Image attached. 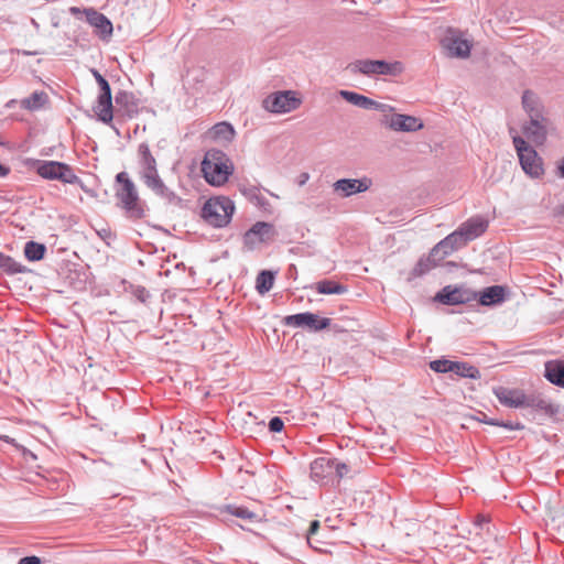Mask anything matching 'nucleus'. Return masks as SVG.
<instances>
[{
  "instance_id": "obj_1",
  "label": "nucleus",
  "mask_w": 564,
  "mask_h": 564,
  "mask_svg": "<svg viewBox=\"0 0 564 564\" xmlns=\"http://www.w3.org/2000/svg\"><path fill=\"white\" fill-rule=\"evenodd\" d=\"M522 107L529 118L522 126L523 134L534 145H544L552 130V121L547 117L544 106L533 91L525 90L522 95Z\"/></svg>"
},
{
  "instance_id": "obj_2",
  "label": "nucleus",
  "mask_w": 564,
  "mask_h": 564,
  "mask_svg": "<svg viewBox=\"0 0 564 564\" xmlns=\"http://www.w3.org/2000/svg\"><path fill=\"white\" fill-rule=\"evenodd\" d=\"M202 172L207 183L221 186L232 174L234 164L223 151L210 149L202 162Z\"/></svg>"
},
{
  "instance_id": "obj_3",
  "label": "nucleus",
  "mask_w": 564,
  "mask_h": 564,
  "mask_svg": "<svg viewBox=\"0 0 564 564\" xmlns=\"http://www.w3.org/2000/svg\"><path fill=\"white\" fill-rule=\"evenodd\" d=\"M510 133L512 134V143L523 172L531 178H542L545 174L543 159L524 138L520 137L514 131V129H510Z\"/></svg>"
},
{
  "instance_id": "obj_4",
  "label": "nucleus",
  "mask_w": 564,
  "mask_h": 564,
  "mask_svg": "<svg viewBox=\"0 0 564 564\" xmlns=\"http://www.w3.org/2000/svg\"><path fill=\"white\" fill-rule=\"evenodd\" d=\"M116 181L119 184V187L116 191V197L121 207L132 218L139 219L143 217L144 209L140 202L138 191L128 174L126 172L118 173Z\"/></svg>"
},
{
  "instance_id": "obj_5",
  "label": "nucleus",
  "mask_w": 564,
  "mask_h": 564,
  "mask_svg": "<svg viewBox=\"0 0 564 564\" xmlns=\"http://www.w3.org/2000/svg\"><path fill=\"white\" fill-rule=\"evenodd\" d=\"M234 210L235 205L229 198L214 197L205 203L202 217L210 226L221 228L230 223Z\"/></svg>"
},
{
  "instance_id": "obj_6",
  "label": "nucleus",
  "mask_w": 564,
  "mask_h": 564,
  "mask_svg": "<svg viewBox=\"0 0 564 564\" xmlns=\"http://www.w3.org/2000/svg\"><path fill=\"white\" fill-rule=\"evenodd\" d=\"M347 69L352 74L372 75H392L397 76L403 72V65L400 62L388 63L384 61L357 59L348 64Z\"/></svg>"
},
{
  "instance_id": "obj_7",
  "label": "nucleus",
  "mask_w": 564,
  "mask_h": 564,
  "mask_svg": "<svg viewBox=\"0 0 564 564\" xmlns=\"http://www.w3.org/2000/svg\"><path fill=\"white\" fill-rule=\"evenodd\" d=\"M34 169L45 180H57L65 184H77L80 182L73 169L63 162L35 161Z\"/></svg>"
},
{
  "instance_id": "obj_8",
  "label": "nucleus",
  "mask_w": 564,
  "mask_h": 564,
  "mask_svg": "<svg viewBox=\"0 0 564 564\" xmlns=\"http://www.w3.org/2000/svg\"><path fill=\"white\" fill-rule=\"evenodd\" d=\"M302 104L296 91L284 90L269 95L263 100V107L273 113H286L297 109Z\"/></svg>"
},
{
  "instance_id": "obj_9",
  "label": "nucleus",
  "mask_w": 564,
  "mask_h": 564,
  "mask_svg": "<svg viewBox=\"0 0 564 564\" xmlns=\"http://www.w3.org/2000/svg\"><path fill=\"white\" fill-rule=\"evenodd\" d=\"M69 12L75 17L84 14L86 21L95 29L96 34L101 39H109L112 35L113 28L111 21L94 8H86L82 10L77 7H72L69 8Z\"/></svg>"
},
{
  "instance_id": "obj_10",
  "label": "nucleus",
  "mask_w": 564,
  "mask_h": 564,
  "mask_svg": "<svg viewBox=\"0 0 564 564\" xmlns=\"http://www.w3.org/2000/svg\"><path fill=\"white\" fill-rule=\"evenodd\" d=\"M382 123L393 131L403 132H415L424 128L420 118L402 113L384 115Z\"/></svg>"
},
{
  "instance_id": "obj_11",
  "label": "nucleus",
  "mask_w": 564,
  "mask_h": 564,
  "mask_svg": "<svg viewBox=\"0 0 564 564\" xmlns=\"http://www.w3.org/2000/svg\"><path fill=\"white\" fill-rule=\"evenodd\" d=\"M285 325L293 327H307L311 330H321L330 325L329 318H321L313 313H300L286 316L284 319Z\"/></svg>"
},
{
  "instance_id": "obj_12",
  "label": "nucleus",
  "mask_w": 564,
  "mask_h": 564,
  "mask_svg": "<svg viewBox=\"0 0 564 564\" xmlns=\"http://www.w3.org/2000/svg\"><path fill=\"white\" fill-rule=\"evenodd\" d=\"M372 182L368 177L360 180L341 178L334 183V192L340 197H349L357 193L366 192L370 188Z\"/></svg>"
},
{
  "instance_id": "obj_13",
  "label": "nucleus",
  "mask_w": 564,
  "mask_h": 564,
  "mask_svg": "<svg viewBox=\"0 0 564 564\" xmlns=\"http://www.w3.org/2000/svg\"><path fill=\"white\" fill-rule=\"evenodd\" d=\"M443 45L452 57L466 58L471 50L470 42L454 32H449V35L443 40Z\"/></svg>"
},
{
  "instance_id": "obj_14",
  "label": "nucleus",
  "mask_w": 564,
  "mask_h": 564,
  "mask_svg": "<svg viewBox=\"0 0 564 564\" xmlns=\"http://www.w3.org/2000/svg\"><path fill=\"white\" fill-rule=\"evenodd\" d=\"M273 236L272 225L263 221L254 224L246 234L245 242L253 246L258 242H263L271 239Z\"/></svg>"
},
{
  "instance_id": "obj_15",
  "label": "nucleus",
  "mask_w": 564,
  "mask_h": 564,
  "mask_svg": "<svg viewBox=\"0 0 564 564\" xmlns=\"http://www.w3.org/2000/svg\"><path fill=\"white\" fill-rule=\"evenodd\" d=\"M138 163L140 177L158 171L156 160L147 143H141L138 148Z\"/></svg>"
},
{
  "instance_id": "obj_16",
  "label": "nucleus",
  "mask_w": 564,
  "mask_h": 564,
  "mask_svg": "<svg viewBox=\"0 0 564 564\" xmlns=\"http://www.w3.org/2000/svg\"><path fill=\"white\" fill-rule=\"evenodd\" d=\"M94 111L98 119L105 123H109L112 120L113 107L111 101V89L100 91Z\"/></svg>"
},
{
  "instance_id": "obj_17",
  "label": "nucleus",
  "mask_w": 564,
  "mask_h": 564,
  "mask_svg": "<svg viewBox=\"0 0 564 564\" xmlns=\"http://www.w3.org/2000/svg\"><path fill=\"white\" fill-rule=\"evenodd\" d=\"M488 227V223L480 218H470L467 221L463 223L458 229L460 230L463 237L465 238L466 242L478 238L481 236Z\"/></svg>"
},
{
  "instance_id": "obj_18",
  "label": "nucleus",
  "mask_w": 564,
  "mask_h": 564,
  "mask_svg": "<svg viewBox=\"0 0 564 564\" xmlns=\"http://www.w3.org/2000/svg\"><path fill=\"white\" fill-rule=\"evenodd\" d=\"M207 137L215 142L229 143L235 137V130L228 122H218L207 131Z\"/></svg>"
},
{
  "instance_id": "obj_19",
  "label": "nucleus",
  "mask_w": 564,
  "mask_h": 564,
  "mask_svg": "<svg viewBox=\"0 0 564 564\" xmlns=\"http://www.w3.org/2000/svg\"><path fill=\"white\" fill-rule=\"evenodd\" d=\"M495 394L500 403L510 408H519L525 402L524 394L518 390L499 388L495 391Z\"/></svg>"
},
{
  "instance_id": "obj_20",
  "label": "nucleus",
  "mask_w": 564,
  "mask_h": 564,
  "mask_svg": "<svg viewBox=\"0 0 564 564\" xmlns=\"http://www.w3.org/2000/svg\"><path fill=\"white\" fill-rule=\"evenodd\" d=\"M468 300L465 293L458 288L445 286L441 292L435 295V301L447 304L456 305L464 303Z\"/></svg>"
},
{
  "instance_id": "obj_21",
  "label": "nucleus",
  "mask_w": 564,
  "mask_h": 564,
  "mask_svg": "<svg viewBox=\"0 0 564 564\" xmlns=\"http://www.w3.org/2000/svg\"><path fill=\"white\" fill-rule=\"evenodd\" d=\"M334 471L333 459L326 457L316 458L311 464V476L316 481H322Z\"/></svg>"
},
{
  "instance_id": "obj_22",
  "label": "nucleus",
  "mask_w": 564,
  "mask_h": 564,
  "mask_svg": "<svg viewBox=\"0 0 564 564\" xmlns=\"http://www.w3.org/2000/svg\"><path fill=\"white\" fill-rule=\"evenodd\" d=\"M505 288L500 285H494L486 288L480 292L479 302L485 306L495 305L501 303L505 300Z\"/></svg>"
},
{
  "instance_id": "obj_23",
  "label": "nucleus",
  "mask_w": 564,
  "mask_h": 564,
  "mask_svg": "<svg viewBox=\"0 0 564 564\" xmlns=\"http://www.w3.org/2000/svg\"><path fill=\"white\" fill-rule=\"evenodd\" d=\"M546 379L560 387H564V360H552L545 364Z\"/></svg>"
},
{
  "instance_id": "obj_24",
  "label": "nucleus",
  "mask_w": 564,
  "mask_h": 564,
  "mask_svg": "<svg viewBox=\"0 0 564 564\" xmlns=\"http://www.w3.org/2000/svg\"><path fill=\"white\" fill-rule=\"evenodd\" d=\"M117 111H122L129 118L138 113V107L134 102L133 96L127 91H119L116 95Z\"/></svg>"
},
{
  "instance_id": "obj_25",
  "label": "nucleus",
  "mask_w": 564,
  "mask_h": 564,
  "mask_svg": "<svg viewBox=\"0 0 564 564\" xmlns=\"http://www.w3.org/2000/svg\"><path fill=\"white\" fill-rule=\"evenodd\" d=\"M317 293L324 295L332 294H344L347 292V288L335 280H321L314 283L312 286Z\"/></svg>"
},
{
  "instance_id": "obj_26",
  "label": "nucleus",
  "mask_w": 564,
  "mask_h": 564,
  "mask_svg": "<svg viewBox=\"0 0 564 564\" xmlns=\"http://www.w3.org/2000/svg\"><path fill=\"white\" fill-rule=\"evenodd\" d=\"M141 180L155 195L161 197H166L169 195V188L160 177L159 171L154 172L153 174H148L141 177Z\"/></svg>"
},
{
  "instance_id": "obj_27",
  "label": "nucleus",
  "mask_w": 564,
  "mask_h": 564,
  "mask_svg": "<svg viewBox=\"0 0 564 564\" xmlns=\"http://www.w3.org/2000/svg\"><path fill=\"white\" fill-rule=\"evenodd\" d=\"M440 260L436 256H433V252L431 251L429 256L421 258L416 265L411 271V278H419L423 274L430 272L432 269L436 268L440 264Z\"/></svg>"
},
{
  "instance_id": "obj_28",
  "label": "nucleus",
  "mask_w": 564,
  "mask_h": 564,
  "mask_svg": "<svg viewBox=\"0 0 564 564\" xmlns=\"http://www.w3.org/2000/svg\"><path fill=\"white\" fill-rule=\"evenodd\" d=\"M339 95L349 104L364 109H370L375 105V100L355 91L340 90Z\"/></svg>"
},
{
  "instance_id": "obj_29",
  "label": "nucleus",
  "mask_w": 564,
  "mask_h": 564,
  "mask_svg": "<svg viewBox=\"0 0 564 564\" xmlns=\"http://www.w3.org/2000/svg\"><path fill=\"white\" fill-rule=\"evenodd\" d=\"M48 101V97L44 91H35L30 97L22 100L23 108L29 110H39Z\"/></svg>"
},
{
  "instance_id": "obj_30",
  "label": "nucleus",
  "mask_w": 564,
  "mask_h": 564,
  "mask_svg": "<svg viewBox=\"0 0 564 564\" xmlns=\"http://www.w3.org/2000/svg\"><path fill=\"white\" fill-rule=\"evenodd\" d=\"M451 372H454L464 378H479V370L467 362L454 361Z\"/></svg>"
},
{
  "instance_id": "obj_31",
  "label": "nucleus",
  "mask_w": 564,
  "mask_h": 564,
  "mask_svg": "<svg viewBox=\"0 0 564 564\" xmlns=\"http://www.w3.org/2000/svg\"><path fill=\"white\" fill-rule=\"evenodd\" d=\"M274 282V275L271 271H262L257 276L256 288L260 294L269 292Z\"/></svg>"
},
{
  "instance_id": "obj_32",
  "label": "nucleus",
  "mask_w": 564,
  "mask_h": 564,
  "mask_svg": "<svg viewBox=\"0 0 564 564\" xmlns=\"http://www.w3.org/2000/svg\"><path fill=\"white\" fill-rule=\"evenodd\" d=\"M24 254L26 259L30 261H39L43 259L45 254V247L44 245L34 241H29L24 247Z\"/></svg>"
},
{
  "instance_id": "obj_33",
  "label": "nucleus",
  "mask_w": 564,
  "mask_h": 564,
  "mask_svg": "<svg viewBox=\"0 0 564 564\" xmlns=\"http://www.w3.org/2000/svg\"><path fill=\"white\" fill-rule=\"evenodd\" d=\"M226 511L235 517L248 521H256L258 516L245 507L227 506Z\"/></svg>"
},
{
  "instance_id": "obj_34",
  "label": "nucleus",
  "mask_w": 564,
  "mask_h": 564,
  "mask_svg": "<svg viewBox=\"0 0 564 564\" xmlns=\"http://www.w3.org/2000/svg\"><path fill=\"white\" fill-rule=\"evenodd\" d=\"M431 251L433 252V256H436L437 259L440 261H442L444 258H446L447 256L452 254L455 250L448 243L446 238H444L438 243H436Z\"/></svg>"
},
{
  "instance_id": "obj_35",
  "label": "nucleus",
  "mask_w": 564,
  "mask_h": 564,
  "mask_svg": "<svg viewBox=\"0 0 564 564\" xmlns=\"http://www.w3.org/2000/svg\"><path fill=\"white\" fill-rule=\"evenodd\" d=\"M445 238L448 241V243L454 248L455 251L467 245L465 238L463 237L458 228Z\"/></svg>"
},
{
  "instance_id": "obj_36",
  "label": "nucleus",
  "mask_w": 564,
  "mask_h": 564,
  "mask_svg": "<svg viewBox=\"0 0 564 564\" xmlns=\"http://www.w3.org/2000/svg\"><path fill=\"white\" fill-rule=\"evenodd\" d=\"M454 361L447 359H437L430 362V368L435 372H451Z\"/></svg>"
},
{
  "instance_id": "obj_37",
  "label": "nucleus",
  "mask_w": 564,
  "mask_h": 564,
  "mask_svg": "<svg viewBox=\"0 0 564 564\" xmlns=\"http://www.w3.org/2000/svg\"><path fill=\"white\" fill-rule=\"evenodd\" d=\"M0 268L11 273L21 271L20 265L12 258L3 253H0Z\"/></svg>"
},
{
  "instance_id": "obj_38",
  "label": "nucleus",
  "mask_w": 564,
  "mask_h": 564,
  "mask_svg": "<svg viewBox=\"0 0 564 564\" xmlns=\"http://www.w3.org/2000/svg\"><path fill=\"white\" fill-rule=\"evenodd\" d=\"M334 462V470L336 471V475L338 478H343L349 473V468L346 464L339 463L337 460Z\"/></svg>"
},
{
  "instance_id": "obj_39",
  "label": "nucleus",
  "mask_w": 564,
  "mask_h": 564,
  "mask_svg": "<svg viewBox=\"0 0 564 564\" xmlns=\"http://www.w3.org/2000/svg\"><path fill=\"white\" fill-rule=\"evenodd\" d=\"M283 426H284L283 421L278 416L271 419L269 422V429L271 432H274V433L281 432L283 430Z\"/></svg>"
},
{
  "instance_id": "obj_40",
  "label": "nucleus",
  "mask_w": 564,
  "mask_h": 564,
  "mask_svg": "<svg viewBox=\"0 0 564 564\" xmlns=\"http://www.w3.org/2000/svg\"><path fill=\"white\" fill-rule=\"evenodd\" d=\"M94 76L100 86V91L110 89L109 83L97 70H94Z\"/></svg>"
},
{
  "instance_id": "obj_41",
  "label": "nucleus",
  "mask_w": 564,
  "mask_h": 564,
  "mask_svg": "<svg viewBox=\"0 0 564 564\" xmlns=\"http://www.w3.org/2000/svg\"><path fill=\"white\" fill-rule=\"evenodd\" d=\"M319 528V522L317 520H314L311 522L308 533H307V541L310 542L312 536L317 532Z\"/></svg>"
},
{
  "instance_id": "obj_42",
  "label": "nucleus",
  "mask_w": 564,
  "mask_h": 564,
  "mask_svg": "<svg viewBox=\"0 0 564 564\" xmlns=\"http://www.w3.org/2000/svg\"><path fill=\"white\" fill-rule=\"evenodd\" d=\"M371 108H375L379 111H382V112H387V111H392L393 108L389 105H386V104H381V102H377L375 101V105H372Z\"/></svg>"
},
{
  "instance_id": "obj_43",
  "label": "nucleus",
  "mask_w": 564,
  "mask_h": 564,
  "mask_svg": "<svg viewBox=\"0 0 564 564\" xmlns=\"http://www.w3.org/2000/svg\"><path fill=\"white\" fill-rule=\"evenodd\" d=\"M19 564H41V561L36 556H26L21 558Z\"/></svg>"
},
{
  "instance_id": "obj_44",
  "label": "nucleus",
  "mask_w": 564,
  "mask_h": 564,
  "mask_svg": "<svg viewBox=\"0 0 564 564\" xmlns=\"http://www.w3.org/2000/svg\"><path fill=\"white\" fill-rule=\"evenodd\" d=\"M553 215L555 217H564V202L553 209Z\"/></svg>"
},
{
  "instance_id": "obj_45",
  "label": "nucleus",
  "mask_w": 564,
  "mask_h": 564,
  "mask_svg": "<svg viewBox=\"0 0 564 564\" xmlns=\"http://www.w3.org/2000/svg\"><path fill=\"white\" fill-rule=\"evenodd\" d=\"M489 424H492V425H500V423H497V422H494V421H489L488 422ZM501 426H505V427H508L510 430H513V429H521V426L518 424L517 426H512L511 424H501Z\"/></svg>"
},
{
  "instance_id": "obj_46",
  "label": "nucleus",
  "mask_w": 564,
  "mask_h": 564,
  "mask_svg": "<svg viewBox=\"0 0 564 564\" xmlns=\"http://www.w3.org/2000/svg\"><path fill=\"white\" fill-rule=\"evenodd\" d=\"M9 167L0 163V177L7 176L9 174Z\"/></svg>"
},
{
  "instance_id": "obj_47",
  "label": "nucleus",
  "mask_w": 564,
  "mask_h": 564,
  "mask_svg": "<svg viewBox=\"0 0 564 564\" xmlns=\"http://www.w3.org/2000/svg\"><path fill=\"white\" fill-rule=\"evenodd\" d=\"M558 172L561 177H564V159L562 160V163L558 166Z\"/></svg>"
},
{
  "instance_id": "obj_48",
  "label": "nucleus",
  "mask_w": 564,
  "mask_h": 564,
  "mask_svg": "<svg viewBox=\"0 0 564 564\" xmlns=\"http://www.w3.org/2000/svg\"><path fill=\"white\" fill-rule=\"evenodd\" d=\"M0 438L3 440L7 443H11V444L13 443V440L10 438L9 436H0Z\"/></svg>"
}]
</instances>
